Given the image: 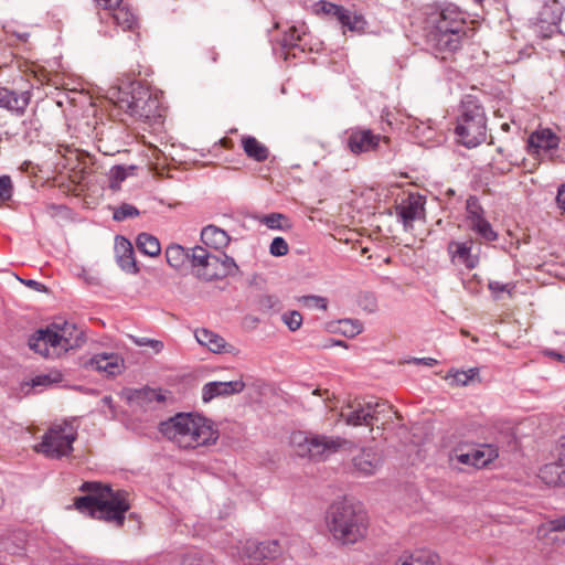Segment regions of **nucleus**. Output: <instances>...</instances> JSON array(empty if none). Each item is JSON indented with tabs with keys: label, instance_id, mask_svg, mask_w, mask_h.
I'll return each mask as SVG.
<instances>
[{
	"label": "nucleus",
	"instance_id": "f257e3e1",
	"mask_svg": "<svg viewBox=\"0 0 565 565\" xmlns=\"http://www.w3.org/2000/svg\"><path fill=\"white\" fill-rule=\"evenodd\" d=\"M424 14L429 50L443 62L452 61L467 34L465 13L455 4H433L425 7Z\"/></svg>",
	"mask_w": 565,
	"mask_h": 565
},
{
	"label": "nucleus",
	"instance_id": "f03ea898",
	"mask_svg": "<svg viewBox=\"0 0 565 565\" xmlns=\"http://www.w3.org/2000/svg\"><path fill=\"white\" fill-rule=\"evenodd\" d=\"M158 429L163 437L182 449L213 445L220 437L212 420L194 413H178L161 422Z\"/></svg>",
	"mask_w": 565,
	"mask_h": 565
},
{
	"label": "nucleus",
	"instance_id": "7ed1b4c3",
	"mask_svg": "<svg viewBox=\"0 0 565 565\" xmlns=\"http://www.w3.org/2000/svg\"><path fill=\"white\" fill-rule=\"evenodd\" d=\"M326 524L334 542L348 546L365 539L369 518L361 507L344 500L329 507Z\"/></svg>",
	"mask_w": 565,
	"mask_h": 565
},
{
	"label": "nucleus",
	"instance_id": "20e7f679",
	"mask_svg": "<svg viewBox=\"0 0 565 565\" xmlns=\"http://www.w3.org/2000/svg\"><path fill=\"white\" fill-rule=\"evenodd\" d=\"M85 342L83 330L74 323H52L46 329L38 330L30 339L29 347L35 353L46 359H55L71 349L81 347Z\"/></svg>",
	"mask_w": 565,
	"mask_h": 565
},
{
	"label": "nucleus",
	"instance_id": "39448f33",
	"mask_svg": "<svg viewBox=\"0 0 565 565\" xmlns=\"http://www.w3.org/2000/svg\"><path fill=\"white\" fill-rule=\"evenodd\" d=\"M456 140L468 149L476 148L487 138V115L481 102L466 95L459 106L455 127Z\"/></svg>",
	"mask_w": 565,
	"mask_h": 565
},
{
	"label": "nucleus",
	"instance_id": "423d86ee",
	"mask_svg": "<svg viewBox=\"0 0 565 565\" xmlns=\"http://www.w3.org/2000/svg\"><path fill=\"white\" fill-rule=\"evenodd\" d=\"M118 107L135 119L147 124H159L164 108L157 94L140 82H132L129 90H119Z\"/></svg>",
	"mask_w": 565,
	"mask_h": 565
},
{
	"label": "nucleus",
	"instance_id": "0eeeda50",
	"mask_svg": "<svg viewBox=\"0 0 565 565\" xmlns=\"http://www.w3.org/2000/svg\"><path fill=\"white\" fill-rule=\"evenodd\" d=\"M74 507L81 513L106 522H113L117 526H122L126 519V512L130 509L128 493L126 491H116L115 495L102 498L100 495H83L74 501Z\"/></svg>",
	"mask_w": 565,
	"mask_h": 565
},
{
	"label": "nucleus",
	"instance_id": "6e6552de",
	"mask_svg": "<svg viewBox=\"0 0 565 565\" xmlns=\"http://www.w3.org/2000/svg\"><path fill=\"white\" fill-rule=\"evenodd\" d=\"M77 438V431L72 423L53 425L42 437L36 450L49 458L70 456L73 451V443Z\"/></svg>",
	"mask_w": 565,
	"mask_h": 565
},
{
	"label": "nucleus",
	"instance_id": "1a4fd4ad",
	"mask_svg": "<svg viewBox=\"0 0 565 565\" xmlns=\"http://www.w3.org/2000/svg\"><path fill=\"white\" fill-rule=\"evenodd\" d=\"M291 444L298 456L321 459L338 451L342 446V439L339 437L298 431L291 436Z\"/></svg>",
	"mask_w": 565,
	"mask_h": 565
},
{
	"label": "nucleus",
	"instance_id": "9d476101",
	"mask_svg": "<svg viewBox=\"0 0 565 565\" xmlns=\"http://www.w3.org/2000/svg\"><path fill=\"white\" fill-rule=\"evenodd\" d=\"M391 406L375 397H360L349 402L341 411V417L351 426H372L379 415Z\"/></svg>",
	"mask_w": 565,
	"mask_h": 565
},
{
	"label": "nucleus",
	"instance_id": "9b49d317",
	"mask_svg": "<svg viewBox=\"0 0 565 565\" xmlns=\"http://www.w3.org/2000/svg\"><path fill=\"white\" fill-rule=\"evenodd\" d=\"M563 13L564 6L558 0H546L534 24L537 35L546 39L557 32Z\"/></svg>",
	"mask_w": 565,
	"mask_h": 565
},
{
	"label": "nucleus",
	"instance_id": "f8f14e48",
	"mask_svg": "<svg viewBox=\"0 0 565 565\" xmlns=\"http://www.w3.org/2000/svg\"><path fill=\"white\" fill-rule=\"evenodd\" d=\"M387 142V138L374 134L371 129L356 128L349 132L347 147L353 154H361L379 149L381 141Z\"/></svg>",
	"mask_w": 565,
	"mask_h": 565
},
{
	"label": "nucleus",
	"instance_id": "ddd939ff",
	"mask_svg": "<svg viewBox=\"0 0 565 565\" xmlns=\"http://www.w3.org/2000/svg\"><path fill=\"white\" fill-rule=\"evenodd\" d=\"M282 553L281 546L277 540H268L263 542L247 541L243 546V554L253 561H273Z\"/></svg>",
	"mask_w": 565,
	"mask_h": 565
},
{
	"label": "nucleus",
	"instance_id": "4468645a",
	"mask_svg": "<svg viewBox=\"0 0 565 565\" xmlns=\"http://www.w3.org/2000/svg\"><path fill=\"white\" fill-rule=\"evenodd\" d=\"M30 102V90H13L0 87V108H4L17 116H22Z\"/></svg>",
	"mask_w": 565,
	"mask_h": 565
},
{
	"label": "nucleus",
	"instance_id": "2eb2a0df",
	"mask_svg": "<svg viewBox=\"0 0 565 565\" xmlns=\"http://www.w3.org/2000/svg\"><path fill=\"white\" fill-rule=\"evenodd\" d=\"M245 383L242 380H234L228 382H209L202 387V401L210 403L216 397H227L238 394L244 391Z\"/></svg>",
	"mask_w": 565,
	"mask_h": 565
},
{
	"label": "nucleus",
	"instance_id": "dca6fc26",
	"mask_svg": "<svg viewBox=\"0 0 565 565\" xmlns=\"http://www.w3.org/2000/svg\"><path fill=\"white\" fill-rule=\"evenodd\" d=\"M399 221L405 230L413 228L414 221L418 220L424 213V202L422 196L409 194L406 200L395 207Z\"/></svg>",
	"mask_w": 565,
	"mask_h": 565
},
{
	"label": "nucleus",
	"instance_id": "f3484780",
	"mask_svg": "<svg viewBox=\"0 0 565 565\" xmlns=\"http://www.w3.org/2000/svg\"><path fill=\"white\" fill-rule=\"evenodd\" d=\"M116 262L121 270L136 275L139 273V266L135 258L132 244L124 236H116L115 239Z\"/></svg>",
	"mask_w": 565,
	"mask_h": 565
},
{
	"label": "nucleus",
	"instance_id": "a211bd4d",
	"mask_svg": "<svg viewBox=\"0 0 565 565\" xmlns=\"http://www.w3.org/2000/svg\"><path fill=\"white\" fill-rule=\"evenodd\" d=\"M473 242L471 239L465 242L451 241L447 246V252L451 262L463 264L468 269H473L478 265V257L471 255Z\"/></svg>",
	"mask_w": 565,
	"mask_h": 565
},
{
	"label": "nucleus",
	"instance_id": "6ab92c4d",
	"mask_svg": "<svg viewBox=\"0 0 565 565\" xmlns=\"http://www.w3.org/2000/svg\"><path fill=\"white\" fill-rule=\"evenodd\" d=\"M559 138L551 129H541L530 135L527 150L531 154H539L540 150L548 151L556 149Z\"/></svg>",
	"mask_w": 565,
	"mask_h": 565
},
{
	"label": "nucleus",
	"instance_id": "aec40b11",
	"mask_svg": "<svg viewBox=\"0 0 565 565\" xmlns=\"http://www.w3.org/2000/svg\"><path fill=\"white\" fill-rule=\"evenodd\" d=\"M89 365L98 372L115 376L121 373L124 360L116 353H99L90 359Z\"/></svg>",
	"mask_w": 565,
	"mask_h": 565
},
{
	"label": "nucleus",
	"instance_id": "412c9836",
	"mask_svg": "<svg viewBox=\"0 0 565 565\" xmlns=\"http://www.w3.org/2000/svg\"><path fill=\"white\" fill-rule=\"evenodd\" d=\"M381 457L373 448H363L359 455L353 458V466L364 476L375 473L381 466Z\"/></svg>",
	"mask_w": 565,
	"mask_h": 565
},
{
	"label": "nucleus",
	"instance_id": "4be33fe9",
	"mask_svg": "<svg viewBox=\"0 0 565 565\" xmlns=\"http://www.w3.org/2000/svg\"><path fill=\"white\" fill-rule=\"evenodd\" d=\"M196 341L203 345L206 347L211 352L214 353H222V352H230L227 350L228 344L222 338L220 334L209 330V329H198L194 333ZM230 348H233L230 345Z\"/></svg>",
	"mask_w": 565,
	"mask_h": 565
},
{
	"label": "nucleus",
	"instance_id": "5701e85b",
	"mask_svg": "<svg viewBox=\"0 0 565 565\" xmlns=\"http://www.w3.org/2000/svg\"><path fill=\"white\" fill-rule=\"evenodd\" d=\"M201 241L209 247L222 249L228 245L231 237L224 230L207 225L201 231Z\"/></svg>",
	"mask_w": 565,
	"mask_h": 565
},
{
	"label": "nucleus",
	"instance_id": "b1692460",
	"mask_svg": "<svg viewBox=\"0 0 565 565\" xmlns=\"http://www.w3.org/2000/svg\"><path fill=\"white\" fill-rule=\"evenodd\" d=\"M539 477L547 486H564L565 467L559 461L546 463L540 469Z\"/></svg>",
	"mask_w": 565,
	"mask_h": 565
},
{
	"label": "nucleus",
	"instance_id": "393cba45",
	"mask_svg": "<svg viewBox=\"0 0 565 565\" xmlns=\"http://www.w3.org/2000/svg\"><path fill=\"white\" fill-rule=\"evenodd\" d=\"M166 259L170 267L181 270L190 262V249L179 244H170L166 248Z\"/></svg>",
	"mask_w": 565,
	"mask_h": 565
},
{
	"label": "nucleus",
	"instance_id": "a878e982",
	"mask_svg": "<svg viewBox=\"0 0 565 565\" xmlns=\"http://www.w3.org/2000/svg\"><path fill=\"white\" fill-rule=\"evenodd\" d=\"M242 147L246 153V156L250 159H254L257 162H263L267 160L269 156L268 148L259 142L253 136H245L242 138Z\"/></svg>",
	"mask_w": 565,
	"mask_h": 565
},
{
	"label": "nucleus",
	"instance_id": "bb28decb",
	"mask_svg": "<svg viewBox=\"0 0 565 565\" xmlns=\"http://www.w3.org/2000/svg\"><path fill=\"white\" fill-rule=\"evenodd\" d=\"M475 468H483L491 463L499 456V450L493 445H482L479 448L471 449Z\"/></svg>",
	"mask_w": 565,
	"mask_h": 565
},
{
	"label": "nucleus",
	"instance_id": "cd10ccee",
	"mask_svg": "<svg viewBox=\"0 0 565 565\" xmlns=\"http://www.w3.org/2000/svg\"><path fill=\"white\" fill-rule=\"evenodd\" d=\"M136 245L140 253L150 257H156L161 252V245L159 239L156 236L148 233H140L137 236Z\"/></svg>",
	"mask_w": 565,
	"mask_h": 565
},
{
	"label": "nucleus",
	"instance_id": "c85d7f7f",
	"mask_svg": "<svg viewBox=\"0 0 565 565\" xmlns=\"http://www.w3.org/2000/svg\"><path fill=\"white\" fill-rule=\"evenodd\" d=\"M315 12L317 14H322L324 17L331 18L340 22L345 17V8L326 0H320L313 6Z\"/></svg>",
	"mask_w": 565,
	"mask_h": 565
},
{
	"label": "nucleus",
	"instance_id": "c756f323",
	"mask_svg": "<svg viewBox=\"0 0 565 565\" xmlns=\"http://www.w3.org/2000/svg\"><path fill=\"white\" fill-rule=\"evenodd\" d=\"M113 20L122 30H134L137 24L136 15L127 7H118L113 11Z\"/></svg>",
	"mask_w": 565,
	"mask_h": 565
},
{
	"label": "nucleus",
	"instance_id": "7c9ffc66",
	"mask_svg": "<svg viewBox=\"0 0 565 565\" xmlns=\"http://www.w3.org/2000/svg\"><path fill=\"white\" fill-rule=\"evenodd\" d=\"M342 28L348 29L351 32H364L367 23L362 14L345 10V17L339 22Z\"/></svg>",
	"mask_w": 565,
	"mask_h": 565
},
{
	"label": "nucleus",
	"instance_id": "2f4dec72",
	"mask_svg": "<svg viewBox=\"0 0 565 565\" xmlns=\"http://www.w3.org/2000/svg\"><path fill=\"white\" fill-rule=\"evenodd\" d=\"M469 227L486 242H493L498 238V233L492 228V225L486 217L477 220V222L470 224Z\"/></svg>",
	"mask_w": 565,
	"mask_h": 565
},
{
	"label": "nucleus",
	"instance_id": "473e14b6",
	"mask_svg": "<svg viewBox=\"0 0 565 565\" xmlns=\"http://www.w3.org/2000/svg\"><path fill=\"white\" fill-rule=\"evenodd\" d=\"M260 223L270 230L287 231L291 228L289 218L281 213H269L260 218Z\"/></svg>",
	"mask_w": 565,
	"mask_h": 565
},
{
	"label": "nucleus",
	"instance_id": "72a5a7b5",
	"mask_svg": "<svg viewBox=\"0 0 565 565\" xmlns=\"http://www.w3.org/2000/svg\"><path fill=\"white\" fill-rule=\"evenodd\" d=\"M301 40V35L297 26H291L280 40V46L285 52V58H288L290 50L298 47V42Z\"/></svg>",
	"mask_w": 565,
	"mask_h": 565
},
{
	"label": "nucleus",
	"instance_id": "f704fd0d",
	"mask_svg": "<svg viewBox=\"0 0 565 565\" xmlns=\"http://www.w3.org/2000/svg\"><path fill=\"white\" fill-rule=\"evenodd\" d=\"M79 490L83 492H88L89 495H100L102 498H108V495L116 494V491L114 492L108 484H103L97 481L84 482Z\"/></svg>",
	"mask_w": 565,
	"mask_h": 565
},
{
	"label": "nucleus",
	"instance_id": "c9c22d12",
	"mask_svg": "<svg viewBox=\"0 0 565 565\" xmlns=\"http://www.w3.org/2000/svg\"><path fill=\"white\" fill-rule=\"evenodd\" d=\"M467 221L470 224L484 217V210L481 206L478 198L469 196L466 203Z\"/></svg>",
	"mask_w": 565,
	"mask_h": 565
},
{
	"label": "nucleus",
	"instance_id": "e433bc0d",
	"mask_svg": "<svg viewBox=\"0 0 565 565\" xmlns=\"http://www.w3.org/2000/svg\"><path fill=\"white\" fill-rule=\"evenodd\" d=\"M220 253L218 254H212L211 257L207 260L206 266L204 269L198 270V276L203 278L204 280H214V279H221V276H214V271L220 270Z\"/></svg>",
	"mask_w": 565,
	"mask_h": 565
},
{
	"label": "nucleus",
	"instance_id": "4c0bfd02",
	"mask_svg": "<svg viewBox=\"0 0 565 565\" xmlns=\"http://www.w3.org/2000/svg\"><path fill=\"white\" fill-rule=\"evenodd\" d=\"M181 565H215L213 558L209 554L200 551H191L183 555Z\"/></svg>",
	"mask_w": 565,
	"mask_h": 565
},
{
	"label": "nucleus",
	"instance_id": "58836bf2",
	"mask_svg": "<svg viewBox=\"0 0 565 565\" xmlns=\"http://www.w3.org/2000/svg\"><path fill=\"white\" fill-rule=\"evenodd\" d=\"M211 255L212 254L209 253L204 247L195 246L190 249L189 264H191L193 267H198V270L204 269Z\"/></svg>",
	"mask_w": 565,
	"mask_h": 565
},
{
	"label": "nucleus",
	"instance_id": "ea45409f",
	"mask_svg": "<svg viewBox=\"0 0 565 565\" xmlns=\"http://www.w3.org/2000/svg\"><path fill=\"white\" fill-rule=\"evenodd\" d=\"M415 565H440L439 556L428 550H418L412 553Z\"/></svg>",
	"mask_w": 565,
	"mask_h": 565
},
{
	"label": "nucleus",
	"instance_id": "a19ab883",
	"mask_svg": "<svg viewBox=\"0 0 565 565\" xmlns=\"http://www.w3.org/2000/svg\"><path fill=\"white\" fill-rule=\"evenodd\" d=\"M220 270L214 271V276H221L222 278L233 275L238 270V266L235 260L226 255L225 253H220Z\"/></svg>",
	"mask_w": 565,
	"mask_h": 565
},
{
	"label": "nucleus",
	"instance_id": "79ce46f5",
	"mask_svg": "<svg viewBox=\"0 0 565 565\" xmlns=\"http://www.w3.org/2000/svg\"><path fill=\"white\" fill-rule=\"evenodd\" d=\"M138 215L139 211L136 206L128 203H122L114 211L113 218L117 222H122L127 218H132Z\"/></svg>",
	"mask_w": 565,
	"mask_h": 565
},
{
	"label": "nucleus",
	"instance_id": "37998d69",
	"mask_svg": "<svg viewBox=\"0 0 565 565\" xmlns=\"http://www.w3.org/2000/svg\"><path fill=\"white\" fill-rule=\"evenodd\" d=\"M339 324L342 333L350 338L360 334L363 330V326L359 320L343 319L339 321Z\"/></svg>",
	"mask_w": 565,
	"mask_h": 565
},
{
	"label": "nucleus",
	"instance_id": "c03bdc74",
	"mask_svg": "<svg viewBox=\"0 0 565 565\" xmlns=\"http://www.w3.org/2000/svg\"><path fill=\"white\" fill-rule=\"evenodd\" d=\"M479 370L477 367L469 369L467 371H455L451 374L452 382L460 386L468 385L476 376H478Z\"/></svg>",
	"mask_w": 565,
	"mask_h": 565
},
{
	"label": "nucleus",
	"instance_id": "a18cd8bd",
	"mask_svg": "<svg viewBox=\"0 0 565 565\" xmlns=\"http://www.w3.org/2000/svg\"><path fill=\"white\" fill-rule=\"evenodd\" d=\"M258 310L262 312H270L279 310V299L273 295H263L257 301Z\"/></svg>",
	"mask_w": 565,
	"mask_h": 565
},
{
	"label": "nucleus",
	"instance_id": "49530a36",
	"mask_svg": "<svg viewBox=\"0 0 565 565\" xmlns=\"http://www.w3.org/2000/svg\"><path fill=\"white\" fill-rule=\"evenodd\" d=\"M61 381L62 374L60 372L40 374L32 379V386H49Z\"/></svg>",
	"mask_w": 565,
	"mask_h": 565
},
{
	"label": "nucleus",
	"instance_id": "de8ad7c7",
	"mask_svg": "<svg viewBox=\"0 0 565 565\" xmlns=\"http://www.w3.org/2000/svg\"><path fill=\"white\" fill-rule=\"evenodd\" d=\"M281 319L290 331L298 330L302 324V316L297 310L284 313Z\"/></svg>",
	"mask_w": 565,
	"mask_h": 565
},
{
	"label": "nucleus",
	"instance_id": "09e8293b",
	"mask_svg": "<svg viewBox=\"0 0 565 565\" xmlns=\"http://www.w3.org/2000/svg\"><path fill=\"white\" fill-rule=\"evenodd\" d=\"M13 195V184L9 175L3 174L0 177V201L6 202L11 200Z\"/></svg>",
	"mask_w": 565,
	"mask_h": 565
},
{
	"label": "nucleus",
	"instance_id": "8fccbe9b",
	"mask_svg": "<svg viewBox=\"0 0 565 565\" xmlns=\"http://www.w3.org/2000/svg\"><path fill=\"white\" fill-rule=\"evenodd\" d=\"M289 247L287 242L282 237H275L269 246V253L275 257H281L287 255Z\"/></svg>",
	"mask_w": 565,
	"mask_h": 565
},
{
	"label": "nucleus",
	"instance_id": "3c124183",
	"mask_svg": "<svg viewBox=\"0 0 565 565\" xmlns=\"http://www.w3.org/2000/svg\"><path fill=\"white\" fill-rule=\"evenodd\" d=\"M450 460H456L459 463L473 467L471 450L462 452L461 449L457 448L450 454Z\"/></svg>",
	"mask_w": 565,
	"mask_h": 565
},
{
	"label": "nucleus",
	"instance_id": "603ef678",
	"mask_svg": "<svg viewBox=\"0 0 565 565\" xmlns=\"http://www.w3.org/2000/svg\"><path fill=\"white\" fill-rule=\"evenodd\" d=\"M301 301L305 306H308V307L315 306L322 310L327 309V299L323 297H320V296H315V295L303 296L301 298Z\"/></svg>",
	"mask_w": 565,
	"mask_h": 565
},
{
	"label": "nucleus",
	"instance_id": "864d4df0",
	"mask_svg": "<svg viewBox=\"0 0 565 565\" xmlns=\"http://www.w3.org/2000/svg\"><path fill=\"white\" fill-rule=\"evenodd\" d=\"M138 398L140 401H148V402L156 401L157 403H162L166 399L164 395L156 390H145L138 394Z\"/></svg>",
	"mask_w": 565,
	"mask_h": 565
},
{
	"label": "nucleus",
	"instance_id": "5fc2aeb1",
	"mask_svg": "<svg viewBox=\"0 0 565 565\" xmlns=\"http://www.w3.org/2000/svg\"><path fill=\"white\" fill-rule=\"evenodd\" d=\"M488 288L497 299L499 298L500 292H510L508 284H503L497 280H490L488 284Z\"/></svg>",
	"mask_w": 565,
	"mask_h": 565
},
{
	"label": "nucleus",
	"instance_id": "6e6d98bb",
	"mask_svg": "<svg viewBox=\"0 0 565 565\" xmlns=\"http://www.w3.org/2000/svg\"><path fill=\"white\" fill-rule=\"evenodd\" d=\"M135 342L139 347L149 345V347L153 348L156 352H160L163 348V343L161 341L149 339V338L136 339Z\"/></svg>",
	"mask_w": 565,
	"mask_h": 565
},
{
	"label": "nucleus",
	"instance_id": "4d7b16f0",
	"mask_svg": "<svg viewBox=\"0 0 565 565\" xmlns=\"http://www.w3.org/2000/svg\"><path fill=\"white\" fill-rule=\"evenodd\" d=\"M555 202L561 214L565 215V182L557 188Z\"/></svg>",
	"mask_w": 565,
	"mask_h": 565
},
{
	"label": "nucleus",
	"instance_id": "13d9d810",
	"mask_svg": "<svg viewBox=\"0 0 565 565\" xmlns=\"http://www.w3.org/2000/svg\"><path fill=\"white\" fill-rule=\"evenodd\" d=\"M20 281L25 285L26 287L35 290V291H39V292H46L47 291V288L45 285H43L42 282L40 281H36L34 279H21L20 278Z\"/></svg>",
	"mask_w": 565,
	"mask_h": 565
},
{
	"label": "nucleus",
	"instance_id": "bf43d9fd",
	"mask_svg": "<svg viewBox=\"0 0 565 565\" xmlns=\"http://www.w3.org/2000/svg\"><path fill=\"white\" fill-rule=\"evenodd\" d=\"M104 10L114 11L118 8L122 0H94Z\"/></svg>",
	"mask_w": 565,
	"mask_h": 565
},
{
	"label": "nucleus",
	"instance_id": "052dcab7",
	"mask_svg": "<svg viewBox=\"0 0 565 565\" xmlns=\"http://www.w3.org/2000/svg\"><path fill=\"white\" fill-rule=\"evenodd\" d=\"M395 565H415L412 553L411 554H402L395 561Z\"/></svg>",
	"mask_w": 565,
	"mask_h": 565
},
{
	"label": "nucleus",
	"instance_id": "680f3d73",
	"mask_svg": "<svg viewBox=\"0 0 565 565\" xmlns=\"http://www.w3.org/2000/svg\"><path fill=\"white\" fill-rule=\"evenodd\" d=\"M551 531L562 532L565 531V515L561 519L551 522Z\"/></svg>",
	"mask_w": 565,
	"mask_h": 565
},
{
	"label": "nucleus",
	"instance_id": "e2e57ef3",
	"mask_svg": "<svg viewBox=\"0 0 565 565\" xmlns=\"http://www.w3.org/2000/svg\"><path fill=\"white\" fill-rule=\"evenodd\" d=\"M113 177L117 181H124L127 177L125 168L121 166H116L113 169Z\"/></svg>",
	"mask_w": 565,
	"mask_h": 565
},
{
	"label": "nucleus",
	"instance_id": "0e129e2a",
	"mask_svg": "<svg viewBox=\"0 0 565 565\" xmlns=\"http://www.w3.org/2000/svg\"><path fill=\"white\" fill-rule=\"evenodd\" d=\"M413 362L416 364H424L426 366H434L437 364V360L433 358H415L413 359Z\"/></svg>",
	"mask_w": 565,
	"mask_h": 565
},
{
	"label": "nucleus",
	"instance_id": "69168bd1",
	"mask_svg": "<svg viewBox=\"0 0 565 565\" xmlns=\"http://www.w3.org/2000/svg\"><path fill=\"white\" fill-rule=\"evenodd\" d=\"M546 354L548 356H552L553 359H556L559 362H564L565 363V355H563V354H561V353H558L556 351H548V352H546Z\"/></svg>",
	"mask_w": 565,
	"mask_h": 565
},
{
	"label": "nucleus",
	"instance_id": "338daca9",
	"mask_svg": "<svg viewBox=\"0 0 565 565\" xmlns=\"http://www.w3.org/2000/svg\"><path fill=\"white\" fill-rule=\"evenodd\" d=\"M558 461L565 467V443L561 444Z\"/></svg>",
	"mask_w": 565,
	"mask_h": 565
},
{
	"label": "nucleus",
	"instance_id": "774afa93",
	"mask_svg": "<svg viewBox=\"0 0 565 565\" xmlns=\"http://www.w3.org/2000/svg\"><path fill=\"white\" fill-rule=\"evenodd\" d=\"M370 299H371V305H372L371 310H373V309H374V307H375V301H374V298H373V297H370Z\"/></svg>",
	"mask_w": 565,
	"mask_h": 565
}]
</instances>
